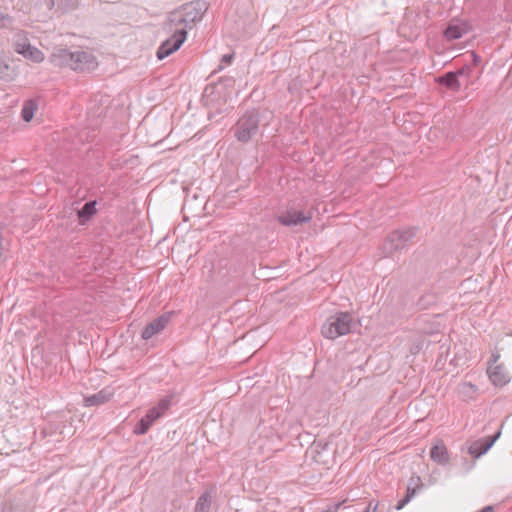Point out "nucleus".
Wrapping results in <instances>:
<instances>
[{"instance_id": "nucleus-10", "label": "nucleus", "mask_w": 512, "mask_h": 512, "mask_svg": "<svg viewBox=\"0 0 512 512\" xmlns=\"http://www.w3.org/2000/svg\"><path fill=\"white\" fill-rule=\"evenodd\" d=\"M73 58L71 69L77 72L90 70L95 64V57L89 52L75 51Z\"/></svg>"}, {"instance_id": "nucleus-31", "label": "nucleus", "mask_w": 512, "mask_h": 512, "mask_svg": "<svg viewBox=\"0 0 512 512\" xmlns=\"http://www.w3.org/2000/svg\"><path fill=\"white\" fill-rule=\"evenodd\" d=\"M436 81L440 84H442L443 86H445L446 88H448V72H445L443 73L442 75H440Z\"/></svg>"}, {"instance_id": "nucleus-39", "label": "nucleus", "mask_w": 512, "mask_h": 512, "mask_svg": "<svg viewBox=\"0 0 512 512\" xmlns=\"http://www.w3.org/2000/svg\"><path fill=\"white\" fill-rule=\"evenodd\" d=\"M480 512H494V508L492 506H486Z\"/></svg>"}, {"instance_id": "nucleus-8", "label": "nucleus", "mask_w": 512, "mask_h": 512, "mask_svg": "<svg viewBox=\"0 0 512 512\" xmlns=\"http://www.w3.org/2000/svg\"><path fill=\"white\" fill-rule=\"evenodd\" d=\"M174 314V311L165 312L148 323L141 332V338L144 340H149L154 335L163 331L171 321V318Z\"/></svg>"}, {"instance_id": "nucleus-4", "label": "nucleus", "mask_w": 512, "mask_h": 512, "mask_svg": "<svg viewBox=\"0 0 512 512\" xmlns=\"http://www.w3.org/2000/svg\"><path fill=\"white\" fill-rule=\"evenodd\" d=\"M417 229L408 227L392 231L386 237L382 249L385 256L392 255L396 251L405 249L416 237Z\"/></svg>"}, {"instance_id": "nucleus-41", "label": "nucleus", "mask_w": 512, "mask_h": 512, "mask_svg": "<svg viewBox=\"0 0 512 512\" xmlns=\"http://www.w3.org/2000/svg\"><path fill=\"white\" fill-rule=\"evenodd\" d=\"M445 49H446V48H445V47H443V49H442V50L437 51V54H438L439 56H440V55H443V54H444V52H445Z\"/></svg>"}, {"instance_id": "nucleus-2", "label": "nucleus", "mask_w": 512, "mask_h": 512, "mask_svg": "<svg viewBox=\"0 0 512 512\" xmlns=\"http://www.w3.org/2000/svg\"><path fill=\"white\" fill-rule=\"evenodd\" d=\"M307 204L308 201L304 197L292 201L286 211L277 216V221L288 227L310 222L313 218V212L311 210L305 212Z\"/></svg>"}, {"instance_id": "nucleus-35", "label": "nucleus", "mask_w": 512, "mask_h": 512, "mask_svg": "<svg viewBox=\"0 0 512 512\" xmlns=\"http://www.w3.org/2000/svg\"><path fill=\"white\" fill-rule=\"evenodd\" d=\"M327 447H328V444H327V443H325V444H323V445H322V443H321V442H318V443L314 442V443H313V448H314V449H315V451H316V452H318V453H319V449H320V448H321V449H326Z\"/></svg>"}, {"instance_id": "nucleus-30", "label": "nucleus", "mask_w": 512, "mask_h": 512, "mask_svg": "<svg viewBox=\"0 0 512 512\" xmlns=\"http://www.w3.org/2000/svg\"><path fill=\"white\" fill-rule=\"evenodd\" d=\"M418 489L419 488L408 485L405 496L411 501V499L416 495Z\"/></svg>"}, {"instance_id": "nucleus-34", "label": "nucleus", "mask_w": 512, "mask_h": 512, "mask_svg": "<svg viewBox=\"0 0 512 512\" xmlns=\"http://www.w3.org/2000/svg\"><path fill=\"white\" fill-rule=\"evenodd\" d=\"M500 358V354L498 352H493L492 355H491V359L489 360L488 362V365H497V361L499 360Z\"/></svg>"}, {"instance_id": "nucleus-18", "label": "nucleus", "mask_w": 512, "mask_h": 512, "mask_svg": "<svg viewBox=\"0 0 512 512\" xmlns=\"http://www.w3.org/2000/svg\"><path fill=\"white\" fill-rule=\"evenodd\" d=\"M470 30L471 26L467 21L455 17L450 20V40L459 39Z\"/></svg>"}, {"instance_id": "nucleus-38", "label": "nucleus", "mask_w": 512, "mask_h": 512, "mask_svg": "<svg viewBox=\"0 0 512 512\" xmlns=\"http://www.w3.org/2000/svg\"><path fill=\"white\" fill-rule=\"evenodd\" d=\"M443 38L448 40V25H446L442 30Z\"/></svg>"}, {"instance_id": "nucleus-11", "label": "nucleus", "mask_w": 512, "mask_h": 512, "mask_svg": "<svg viewBox=\"0 0 512 512\" xmlns=\"http://www.w3.org/2000/svg\"><path fill=\"white\" fill-rule=\"evenodd\" d=\"M74 52L67 48H55L50 56V61L57 67L72 68V60L74 59Z\"/></svg>"}, {"instance_id": "nucleus-29", "label": "nucleus", "mask_w": 512, "mask_h": 512, "mask_svg": "<svg viewBox=\"0 0 512 512\" xmlns=\"http://www.w3.org/2000/svg\"><path fill=\"white\" fill-rule=\"evenodd\" d=\"M408 485H411L413 487H416V488H420L421 487V478L417 475H413L410 480H409V484Z\"/></svg>"}, {"instance_id": "nucleus-25", "label": "nucleus", "mask_w": 512, "mask_h": 512, "mask_svg": "<svg viewBox=\"0 0 512 512\" xmlns=\"http://www.w3.org/2000/svg\"><path fill=\"white\" fill-rule=\"evenodd\" d=\"M215 86H223L225 90H231L235 86V79L230 76L222 77L218 80Z\"/></svg>"}, {"instance_id": "nucleus-5", "label": "nucleus", "mask_w": 512, "mask_h": 512, "mask_svg": "<svg viewBox=\"0 0 512 512\" xmlns=\"http://www.w3.org/2000/svg\"><path fill=\"white\" fill-rule=\"evenodd\" d=\"M12 46L18 54L35 63H40L44 59L43 53L35 46H32L29 39L23 33H18L14 37Z\"/></svg>"}, {"instance_id": "nucleus-19", "label": "nucleus", "mask_w": 512, "mask_h": 512, "mask_svg": "<svg viewBox=\"0 0 512 512\" xmlns=\"http://www.w3.org/2000/svg\"><path fill=\"white\" fill-rule=\"evenodd\" d=\"M96 204L97 202L95 200L87 201L82 208L77 211L79 224L85 225L93 218L97 213Z\"/></svg>"}, {"instance_id": "nucleus-9", "label": "nucleus", "mask_w": 512, "mask_h": 512, "mask_svg": "<svg viewBox=\"0 0 512 512\" xmlns=\"http://www.w3.org/2000/svg\"><path fill=\"white\" fill-rule=\"evenodd\" d=\"M188 28H192L186 18L182 15L179 9L169 13L167 21L164 24V29L169 33L178 35L179 31L187 32Z\"/></svg>"}, {"instance_id": "nucleus-16", "label": "nucleus", "mask_w": 512, "mask_h": 512, "mask_svg": "<svg viewBox=\"0 0 512 512\" xmlns=\"http://www.w3.org/2000/svg\"><path fill=\"white\" fill-rule=\"evenodd\" d=\"M470 71V67L468 65H464L461 69L457 71H450V91H458L461 86H468V79L466 77V73Z\"/></svg>"}, {"instance_id": "nucleus-3", "label": "nucleus", "mask_w": 512, "mask_h": 512, "mask_svg": "<svg viewBox=\"0 0 512 512\" xmlns=\"http://www.w3.org/2000/svg\"><path fill=\"white\" fill-rule=\"evenodd\" d=\"M353 319L350 313L340 312L331 316L322 325L321 333L327 339H336L339 336L352 332Z\"/></svg>"}, {"instance_id": "nucleus-42", "label": "nucleus", "mask_w": 512, "mask_h": 512, "mask_svg": "<svg viewBox=\"0 0 512 512\" xmlns=\"http://www.w3.org/2000/svg\"><path fill=\"white\" fill-rule=\"evenodd\" d=\"M471 56H473L475 61H478V56H476L474 53H472Z\"/></svg>"}, {"instance_id": "nucleus-14", "label": "nucleus", "mask_w": 512, "mask_h": 512, "mask_svg": "<svg viewBox=\"0 0 512 512\" xmlns=\"http://www.w3.org/2000/svg\"><path fill=\"white\" fill-rule=\"evenodd\" d=\"M499 436L500 431H498L495 435L487 436L484 439L474 442L469 448V453L474 457L479 458L493 446Z\"/></svg>"}, {"instance_id": "nucleus-37", "label": "nucleus", "mask_w": 512, "mask_h": 512, "mask_svg": "<svg viewBox=\"0 0 512 512\" xmlns=\"http://www.w3.org/2000/svg\"><path fill=\"white\" fill-rule=\"evenodd\" d=\"M46 1V6L49 10H51L54 5H55V1L54 0H45Z\"/></svg>"}, {"instance_id": "nucleus-13", "label": "nucleus", "mask_w": 512, "mask_h": 512, "mask_svg": "<svg viewBox=\"0 0 512 512\" xmlns=\"http://www.w3.org/2000/svg\"><path fill=\"white\" fill-rule=\"evenodd\" d=\"M430 458L440 465L448 464V449L442 439H436L430 448Z\"/></svg>"}, {"instance_id": "nucleus-36", "label": "nucleus", "mask_w": 512, "mask_h": 512, "mask_svg": "<svg viewBox=\"0 0 512 512\" xmlns=\"http://www.w3.org/2000/svg\"><path fill=\"white\" fill-rule=\"evenodd\" d=\"M215 88L214 85L210 84V85H207L204 89V96L205 95H208L209 93H212L213 92V89Z\"/></svg>"}, {"instance_id": "nucleus-17", "label": "nucleus", "mask_w": 512, "mask_h": 512, "mask_svg": "<svg viewBox=\"0 0 512 512\" xmlns=\"http://www.w3.org/2000/svg\"><path fill=\"white\" fill-rule=\"evenodd\" d=\"M112 397L113 392L108 388H104L93 395L84 397V405L86 407L99 406L107 403Z\"/></svg>"}, {"instance_id": "nucleus-20", "label": "nucleus", "mask_w": 512, "mask_h": 512, "mask_svg": "<svg viewBox=\"0 0 512 512\" xmlns=\"http://www.w3.org/2000/svg\"><path fill=\"white\" fill-rule=\"evenodd\" d=\"M457 394L463 401L473 399L478 391L476 385L471 383H462L457 387Z\"/></svg>"}, {"instance_id": "nucleus-28", "label": "nucleus", "mask_w": 512, "mask_h": 512, "mask_svg": "<svg viewBox=\"0 0 512 512\" xmlns=\"http://www.w3.org/2000/svg\"><path fill=\"white\" fill-rule=\"evenodd\" d=\"M379 507V502L370 501L363 512H376Z\"/></svg>"}, {"instance_id": "nucleus-24", "label": "nucleus", "mask_w": 512, "mask_h": 512, "mask_svg": "<svg viewBox=\"0 0 512 512\" xmlns=\"http://www.w3.org/2000/svg\"><path fill=\"white\" fill-rule=\"evenodd\" d=\"M176 396L177 393L175 391H170L167 395L162 397L157 404L168 411L172 404L175 403Z\"/></svg>"}, {"instance_id": "nucleus-15", "label": "nucleus", "mask_w": 512, "mask_h": 512, "mask_svg": "<svg viewBox=\"0 0 512 512\" xmlns=\"http://www.w3.org/2000/svg\"><path fill=\"white\" fill-rule=\"evenodd\" d=\"M159 419V414L148 409L146 414L136 423L133 433L135 435L146 434L150 427Z\"/></svg>"}, {"instance_id": "nucleus-21", "label": "nucleus", "mask_w": 512, "mask_h": 512, "mask_svg": "<svg viewBox=\"0 0 512 512\" xmlns=\"http://www.w3.org/2000/svg\"><path fill=\"white\" fill-rule=\"evenodd\" d=\"M212 503V494L209 491H205L198 498L195 505V512H210V507Z\"/></svg>"}, {"instance_id": "nucleus-43", "label": "nucleus", "mask_w": 512, "mask_h": 512, "mask_svg": "<svg viewBox=\"0 0 512 512\" xmlns=\"http://www.w3.org/2000/svg\"><path fill=\"white\" fill-rule=\"evenodd\" d=\"M272 512H277V511H272Z\"/></svg>"}, {"instance_id": "nucleus-12", "label": "nucleus", "mask_w": 512, "mask_h": 512, "mask_svg": "<svg viewBox=\"0 0 512 512\" xmlns=\"http://www.w3.org/2000/svg\"><path fill=\"white\" fill-rule=\"evenodd\" d=\"M487 374L495 386L503 387L510 381V376L502 364L488 365Z\"/></svg>"}, {"instance_id": "nucleus-32", "label": "nucleus", "mask_w": 512, "mask_h": 512, "mask_svg": "<svg viewBox=\"0 0 512 512\" xmlns=\"http://www.w3.org/2000/svg\"><path fill=\"white\" fill-rule=\"evenodd\" d=\"M150 410L158 413L159 414V419L161 417H163L166 414V412H167L166 409H164L163 407L159 406L158 404L153 406V407H151Z\"/></svg>"}, {"instance_id": "nucleus-1", "label": "nucleus", "mask_w": 512, "mask_h": 512, "mask_svg": "<svg viewBox=\"0 0 512 512\" xmlns=\"http://www.w3.org/2000/svg\"><path fill=\"white\" fill-rule=\"evenodd\" d=\"M261 113L259 109L246 110L231 128L236 140L242 144L252 141L260 132Z\"/></svg>"}, {"instance_id": "nucleus-22", "label": "nucleus", "mask_w": 512, "mask_h": 512, "mask_svg": "<svg viewBox=\"0 0 512 512\" xmlns=\"http://www.w3.org/2000/svg\"><path fill=\"white\" fill-rule=\"evenodd\" d=\"M17 70L15 67L6 63L5 60L0 64V80L11 82L17 77Z\"/></svg>"}, {"instance_id": "nucleus-27", "label": "nucleus", "mask_w": 512, "mask_h": 512, "mask_svg": "<svg viewBox=\"0 0 512 512\" xmlns=\"http://www.w3.org/2000/svg\"><path fill=\"white\" fill-rule=\"evenodd\" d=\"M12 22L13 18L9 14H5L0 11V27L10 25Z\"/></svg>"}, {"instance_id": "nucleus-40", "label": "nucleus", "mask_w": 512, "mask_h": 512, "mask_svg": "<svg viewBox=\"0 0 512 512\" xmlns=\"http://www.w3.org/2000/svg\"><path fill=\"white\" fill-rule=\"evenodd\" d=\"M4 60V54L3 52L0 50V64H2V61Z\"/></svg>"}, {"instance_id": "nucleus-33", "label": "nucleus", "mask_w": 512, "mask_h": 512, "mask_svg": "<svg viewBox=\"0 0 512 512\" xmlns=\"http://www.w3.org/2000/svg\"><path fill=\"white\" fill-rule=\"evenodd\" d=\"M409 502V498L404 496L401 500L398 501L397 505L395 506V509L399 511L403 509Z\"/></svg>"}, {"instance_id": "nucleus-23", "label": "nucleus", "mask_w": 512, "mask_h": 512, "mask_svg": "<svg viewBox=\"0 0 512 512\" xmlns=\"http://www.w3.org/2000/svg\"><path fill=\"white\" fill-rule=\"evenodd\" d=\"M38 105L34 100H27L24 102L22 110H21V117L25 122H30L35 114V111L37 110Z\"/></svg>"}, {"instance_id": "nucleus-26", "label": "nucleus", "mask_w": 512, "mask_h": 512, "mask_svg": "<svg viewBox=\"0 0 512 512\" xmlns=\"http://www.w3.org/2000/svg\"><path fill=\"white\" fill-rule=\"evenodd\" d=\"M233 59H234V53L225 54V55H223V56L221 57V63H224V64L229 65V64H231V63H232ZM223 68H224L223 64H220V65L218 66V68H217L216 70H214L213 74H215V73H217V72L221 71Z\"/></svg>"}, {"instance_id": "nucleus-6", "label": "nucleus", "mask_w": 512, "mask_h": 512, "mask_svg": "<svg viewBox=\"0 0 512 512\" xmlns=\"http://www.w3.org/2000/svg\"><path fill=\"white\" fill-rule=\"evenodd\" d=\"M208 7L209 5L205 0H196L182 5L179 10L186 18V22L192 27L193 24L202 20Z\"/></svg>"}, {"instance_id": "nucleus-7", "label": "nucleus", "mask_w": 512, "mask_h": 512, "mask_svg": "<svg viewBox=\"0 0 512 512\" xmlns=\"http://www.w3.org/2000/svg\"><path fill=\"white\" fill-rule=\"evenodd\" d=\"M172 35L163 41L159 46L156 56L159 60H162L172 53L176 52L187 38V32L179 31L178 35L171 33Z\"/></svg>"}]
</instances>
